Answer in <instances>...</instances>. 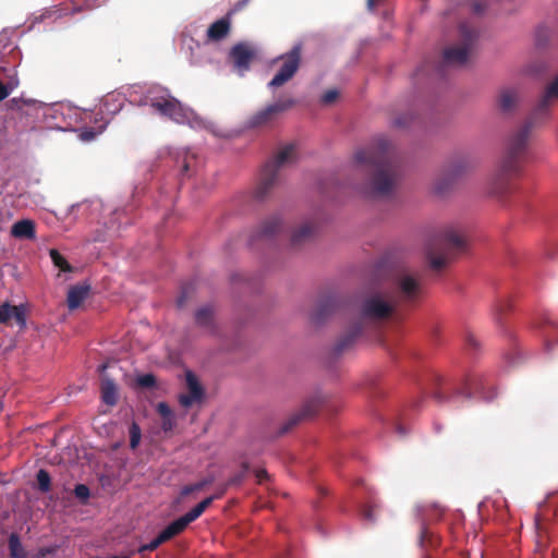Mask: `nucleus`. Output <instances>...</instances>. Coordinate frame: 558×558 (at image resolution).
<instances>
[{
  "label": "nucleus",
  "mask_w": 558,
  "mask_h": 558,
  "mask_svg": "<svg viewBox=\"0 0 558 558\" xmlns=\"http://www.w3.org/2000/svg\"><path fill=\"white\" fill-rule=\"evenodd\" d=\"M558 98V76L546 87L545 93L531 116L514 131L505 145L498 169L493 178L492 193L502 195L510 189L511 180L521 175L524 166L531 160V134L535 124L546 119L550 102Z\"/></svg>",
  "instance_id": "obj_1"
},
{
  "label": "nucleus",
  "mask_w": 558,
  "mask_h": 558,
  "mask_svg": "<svg viewBox=\"0 0 558 558\" xmlns=\"http://www.w3.org/2000/svg\"><path fill=\"white\" fill-rule=\"evenodd\" d=\"M354 159L359 165L373 168L369 181L372 196L387 197L392 194L400 178V170L391 151V143L387 138H376L369 147L356 151Z\"/></svg>",
  "instance_id": "obj_2"
},
{
  "label": "nucleus",
  "mask_w": 558,
  "mask_h": 558,
  "mask_svg": "<svg viewBox=\"0 0 558 558\" xmlns=\"http://www.w3.org/2000/svg\"><path fill=\"white\" fill-rule=\"evenodd\" d=\"M397 310L391 293L384 283H380L364 295L360 306L361 320L380 323L390 318Z\"/></svg>",
  "instance_id": "obj_3"
},
{
  "label": "nucleus",
  "mask_w": 558,
  "mask_h": 558,
  "mask_svg": "<svg viewBox=\"0 0 558 558\" xmlns=\"http://www.w3.org/2000/svg\"><path fill=\"white\" fill-rule=\"evenodd\" d=\"M465 248L464 239L452 228H448L432 243L426 251L429 267L439 271L446 267L454 254Z\"/></svg>",
  "instance_id": "obj_4"
},
{
  "label": "nucleus",
  "mask_w": 558,
  "mask_h": 558,
  "mask_svg": "<svg viewBox=\"0 0 558 558\" xmlns=\"http://www.w3.org/2000/svg\"><path fill=\"white\" fill-rule=\"evenodd\" d=\"M295 159L296 146L294 144L283 146L275 156L274 160L265 165L254 192L255 198L264 201L278 182L279 169L286 165L292 163Z\"/></svg>",
  "instance_id": "obj_5"
},
{
  "label": "nucleus",
  "mask_w": 558,
  "mask_h": 558,
  "mask_svg": "<svg viewBox=\"0 0 558 558\" xmlns=\"http://www.w3.org/2000/svg\"><path fill=\"white\" fill-rule=\"evenodd\" d=\"M383 283L391 293L398 308L414 304L423 292L422 281L405 271L397 274L392 280Z\"/></svg>",
  "instance_id": "obj_6"
},
{
  "label": "nucleus",
  "mask_w": 558,
  "mask_h": 558,
  "mask_svg": "<svg viewBox=\"0 0 558 558\" xmlns=\"http://www.w3.org/2000/svg\"><path fill=\"white\" fill-rule=\"evenodd\" d=\"M460 43L444 50L445 65H464L474 50L477 32L465 23L459 25Z\"/></svg>",
  "instance_id": "obj_7"
},
{
  "label": "nucleus",
  "mask_w": 558,
  "mask_h": 558,
  "mask_svg": "<svg viewBox=\"0 0 558 558\" xmlns=\"http://www.w3.org/2000/svg\"><path fill=\"white\" fill-rule=\"evenodd\" d=\"M474 166L475 161L471 157H457L446 167L442 177L435 182V192L437 194H444L458 177L464 174Z\"/></svg>",
  "instance_id": "obj_8"
},
{
  "label": "nucleus",
  "mask_w": 558,
  "mask_h": 558,
  "mask_svg": "<svg viewBox=\"0 0 558 558\" xmlns=\"http://www.w3.org/2000/svg\"><path fill=\"white\" fill-rule=\"evenodd\" d=\"M280 60L282 63L269 82V87H280L294 76L301 62V46H294L289 52L281 56Z\"/></svg>",
  "instance_id": "obj_9"
},
{
  "label": "nucleus",
  "mask_w": 558,
  "mask_h": 558,
  "mask_svg": "<svg viewBox=\"0 0 558 558\" xmlns=\"http://www.w3.org/2000/svg\"><path fill=\"white\" fill-rule=\"evenodd\" d=\"M294 104L295 101L291 98L279 99L275 104L268 105L254 113L248 120V125L252 128L267 126L274 122L280 113L292 108Z\"/></svg>",
  "instance_id": "obj_10"
},
{
  "label": "nucleus",
  "mask_w": 558,
  "mask_h": 558,
  "mask_svg": "<svg viewBox=\"0 0 558 558\" xmlns=\"http://www.w3.org/2000/svg\"><path fill=\"white\" fill-rule=\"evenodd\" d=\"M320 401L318 398H312L305 401L300 411L291 414L279 428V435H284L293 429L300 422L313 417L319 410Z\"/></svg>",
  "instance_id": "obj_11"
},
{
  "label": "nucleus",
  "mask_w": 558,
  "mask_h": 558,
  "mask_svg": "<svg viewBox=\"0 0 558 558\" xmlns=\"http://www.w3.org/2000/svg\"><path fill=\"white\" fill-rule=\"evenodd\" d=\"M340 304L341 301L336 295L322 296L310 313L311 323L314 325L325 323L340 307Z\"/></svg>",
  "instance_id": "obj_12"
},
{
  "label": "nucleus",
  "mask_w": 558,
  "mask_h": 558,
  "mask_svg": "<svg viewBox=\"0 0 558 558\" xmlns=\"http://www.w3.org/2000/svg\"><path fill=\"white\" fill-rule=\"evenodd\" d=\"M282 219L277 216H270L262 221V223L253 231L250 238V245H254L258 241H268L274 239L282 230Z\"/></svg>",
  "instance_id": "obj_13"
},
{
  "label": "nucleus",
  "mask_w": 558,
  "mask_h": 558,
  "mask_svg": "<svg viewBox=\"0 0 558 558\" xmlns=\"http://www.w3.org/2000/svg\"><path fill=\"white\" fill-rule=\"evenodd\" d=\"M155 110L177 123H184L189 119V110L173 96L163 102H157Z\"/></svg>",
  "instance_id": "obj_14"
},
{
  "label": "nucleus",
  "mask_w": 558,
  "mask_h": 558,
  "mask_svg": "<svg viewBox=\"0 0 558 558\" xmlns=\"http://www.w3.org/2000/svg\"><path fill=\"white\" fill-rule=\"evenodd\" d=\"M185 379L189 392L181 393L179 396V403L183 408H190L195 403L202 402L204 397V389L198 383V379L193 372L187 371L185 374Z\"/></svg>",
  "instance_id": "obj_15"
},
{
  "label": "nucleus",
  "mask_w": 558,
  "mask_h": 558,
  "mask_svg": "<svg viewBox=\"0 0 558 558\" xmlns=\"http://www.w3.org/2000/svg\"><path fill=\"white\" fill-rule=\"evenodd\" d=\"M318 230V226L314 220H306L299 226L291 234L290 243L293 248L301 247L302 245L311 242Z\"/></svg>",
  "instance_id": "obj_16"
},
{
  "label": "nucleus",
  "mask_w": 558,
  "mask_h": 558,
  "mask_svg": "<svg viewBox=\"0 0 558 558\" xmlns=\"http://www.w3.org/2000/svg\"><path fill=\"white\" fill-rule=\"evenodd\" d=\"M11 319L21 328L26 326V311L24 305H11L5 302L0 305V323L8 324Z\"/></svg>",
  "instance_id": "obj_17"
},
{
  "label": "nucleus",
  "mask_w": 558,
  "mask_h": 558,
  "mask_svg": "<svg viewBox=\"0 0 558 558\" xmlns=\"http://www.w3.org/2000/svg\"><path fill=\"white\" fill-rule=\"evenodd\" d=\"M230 57L235 68L246 71L254 58V50L246 44H236L232 47Z\"/></svg>",
  "instance_id": "obj_18"
},
{
  "label": "nucleus",
  "mask_w": 558,
  "mask_h": 558,
  "mask_svg": "<svg viewBox=\"0 0 558 558\" xmlns=\"http://www.w3.org/2000/svg\"><path fill=\"white\" fill-rule=\"evenodd\" d=\"M362 330L363 328L361 324L352 326L351 329L341 336L335 343L332 349L333 354L338 356L350 350L356 341L357 337L362 333Z\"/></svg>",
  "instance_id": "obj_19"
},
{
  "label": "nucleus",
  "mask_w": 558,
  "mask_h": 558,
  "mask_svg": "<svg viewBox=\"0 0 558 558\" xmlns=\"http://www.w3.org/2000/svg\"><path fill=\"white\" fill-rule=\"evenodd\" d=\"M10 233L17 240H35L36 225L31 219H22L13 223Z\"/></svg>",
  "instance_id": "obj_20"
},
{
  "label": "nucleus",
  "mask_w": 558,
  "mask_h": 558,
  "mask_svg": "<svg viewBox=\"0 0 558 558\" xmlns=\"http://www.w3.org/2000/svg\"><path fill=\"white\" fill-rule=\"evenodd\" d=\"M230 16L227 14L208 27L206 35L208 41H220L229 35L231 27Z\"/></svg>",
  "instance_id": "obj_21"
},
{
  "label": "nucleus",
  "mask_w": 558,
  "mask_h": 558,
  "mask_svg": "<svg viewBox=\"0 0 558 558\" xmlns=\"http://www.w3.org/2000/svg\"><path fill=\"white\" fill-rule=\"evenodd\" d=\"M90 291L89 284L78 283L69 289L66 303L70 310L78 308L87 299Z\"/></svg>",
  "instance_id": "obj_22"
},
{
  "label": "nucleus",
  "mask_w": 558,
  "mask_h": 558,
  "mask_svg": "<svg viewBox=\"0 0 558 558\" xmlns=\"http://www.w3.org/2000/svg\"><path fill=\"white\" fill-rule=\"evenodd\" d=\"M123 107V99L120 95L117 94H108L105 96L100 102L99 112L101 114L113 117L117 114Z\"/></svg>",
  "instance_id": "obj_23"
},
{
  "label": "nucleus",
  "mask_w": 558,
  "mask_h": 558,
  "mask_svg": "<svg viewBox=\"0 0 558 558\" xmlns=\"http://www.w3.org/2000/svg\"><path fill=\"white\" fill-rule=\"evenodd\" d=\"M100 389L102 401L108 405H116L118 402V390L114 381L111 378L104 376L101 378Z\"/></svg>",
  "instance_id": "obj_24"
},
{
  "label": "nucleus",
  "mask_w": 558,
  "mask_h": 558,
  "mask_svg": "<svg viewBox=\"0 0 558 558\" xmlns=\"http://www.w3.org/2000/svg\"><path fill=\"white\" fill-rule=\"evenodd\" d=\"M195 323L202 328H206L210 331L215 329L214 323V310L210 305L201 307L195 313Z\"/></svg>",
  "instance_id": "obj_25"
},
{
  "label": "nucleus",
  "mask_w": 558,
  "mask_h": 558,
  "mask_svg": "<svg viewBox=\"0 0 558 558\" xmlns=\"http://www.w3.org/2000/svg\"><path fill=\"white\" fill-rule=\"evenodd\" d=\"M172 95L170 92L166 88L155 86L148 89L146 95V104H148L151 108L157 107V102H163L168 99V97H171Z\"/></svg>",
  "instance_id": "obj_26"
},
{
  "label": "nucleus",
  "mask_w": 558,
  "mask_h": 558,
  "mask_svg": "<svg viewBox=\"0 0 558 558\" xmlns=\"http://www.w3.org/2000/svg\"><path fill=\"white\" fill-rule=\"evenodd\" d=\"M184 530L178 523L177 520L171 522L165 530H162L155 539V542L160 546L161 544L170 541L174 536L181 534Z\"/></svg>",
  "instance_id": "obj_27"
},
{
  "label": "nucleus",
  "mask_w": 558,
  "mask_h": 558,
  "mask_svg": "<svg viewBox=\"0 0 558 558\" xmlns=\"http://www.w3.org/2000/svg\"><path fill=\"white\" fill-rule=\"evenodd\" d=\"M8 547L11 558H26V550L16 533H12L8 538Z\"/></svg>",
  "instance_id": "obj_28"
},
{
  "label": "nucleus",
  "mask_w": 558,
  "mask_h": 558,
  "mask_svg": "<svg viewBox=\"0 0 558 558\" xmlns=\"http://www.w3.org/2000/svg\"><path fill=\"white\" fill-rule=\"evenodd\" d=\"M517 102V94L511 89H505L500 93L498 106L501 111L508 112L513 109Z\"/></svg>",
  "instance_id": "obj_29"
},
{
  "label": "nucleus",
  "mask_w": 558,
  "mask_h": 558,
  "mask_svg": "<svg viewBox=\"0 0 558 558\" xmlns=\"http://www.w3.org/2000/svg\"><path fill=\"white\" fill-rule=\"evenodd\" d=\"M481 388L482 379L477 376H471L466 379L464 387L458 392L463 395L465 398H470L473 395L480 393Z\"/></svg>",
  "instance_id": "obj_30"
},
{
  "label": "nucleus",
  "mask_w": 558,
  "mask_h": 558,
  "mask_svg": "<svg viewBox=\"0 0 558 558\" xmlns=\"http://www.w3.org/2000/svg\"><path fill=\"white\" fill-rule=\"evenodd\" d=\"M205 510L206 509L201 504H198L184 515L177 519V521L181 525V527L185 530L189 526V524L198 519L205 512Z\"/></svg>",
  "instance_id": "obj_31"
},
{
  "label": "nucleus",
  "mask_w": 558,
  "mask_h": 558,
  "mask_svg": "<svg viewBox=\"0 0 558 558\" xmlns=\"http://www.w3.org/2000/svg\"><path fill=\"white\" fill-rule=\"evenodd\" d=\"M439 542H440L439 537L433 531H430L426 526L422 527L421 534H420V545L422 547H424V548L427 546L436 547L439 545Z\"/></svg>",
  "instance_id": "obj_32"
},
{
  "label": "nucleus",
  "mask_w": 558,
  "mask_h": 558,
  "mask_svg": "<svg viewBox=\"0 0 558 558\" xmlns=\"http://www.w3.org/2000/svg\"><path fill=\"white\" fill-rule=\"evenodd\" d=\"M512 308V304L508 299H501L495 306L494 318L498 325L502 324V317Z\"/></svg>",
  "instance_id": "obj_33"
},
{
  "label": "nucleus",
  "mask_w": 558,
  "mask_h": 558,
  "mask_svg": "<svg viewBox=\"0 0 558 558\" xmlns=\"http://www.w3.org/2000/svg\"><path fill=\"white\" fill-rule=\"evenodd\" d=\"M49 255L51 260L56 267H58L61 271L71 272L73 267L69 264V262L59 253L58 250L51 248L49 251Z\"/></svg>",
  "instance_id": "obj_34"
},
{
  "label": "nucleus",
  "mask_w": 558,
  "mask_h": 558,
  "mask_svg": "<svg viewBox=\"0 0 558 558\" xmlns=\"http://www.w3.org/2000/svg\"><path fill=\"white\" fill-rule=\"evenodd\" d=\"M38 489L41 493H48L51 489V477L48 471L40 469L36 474Z\"/></svg>",
  "instance_id": "obj_35"
},
{
  "label": "nucleus",
  "mask_w": 558,
  "mask_h": 558,
  "mask_svg": "<svg viewBox=\"0 0 558 558\" xmlns=\"http://www.w3.org/2000/svg\"><path fill=\"white\" fill-rule=\"evenodd\" d=\"M413 120L414 116L412 113L398 114L392 119L391 125L396 129H405L413 122Z\"/></svg>",
  "instance_id": "obj_36"
},
{
  "label": "nucleus",
  "mask_w": 558,
  "mask_h": 558,
  "mask_svg": "<svg viewBox=\"0 0 558 558\" xmlns=\"http://www.w3.org/2000/svg\"><path fill=\"white\" fill-rule=\"evenodd\" d=\"M129 433H130V447L132 449H136L137 446L140 445L141 437H142V432H141L140 426L135 422H133L130 426Z\"/></svg>",
  "instance_id": "obj_37"
},
{
  "label": "nucleus",
  "mask_w": 558,
  "mask_h": 558,
  "mask_svg": "<svg viewBox=\"0 0 558 558\" xmlns=\"http://www.w3.org/2000/svg\"><path fill=\"white\" fill-rule=\"evenodd\" d=\"M376 509H377V506L373 505V504H367V505L362 506L361 514H362L363 519L368 522H374L376 519L375 518Z\"/></svg>",
  "instance_id": "obj_38"
},
{
  "label": "nucleus",
  "mask_w": 558,
  "mask_h": 558,
  "mask_svg": "<svg viewBox=\"0 0 558 558\" xmlns=\"http://www.w3.org/2000/svg\"><path fill=\"white\" fill-rule=\"evenodd\" d=\"M84 7L74 5L72 12H81L83 9H94L106 3L108 0H81Z\"/></svg>",
  "instance_id": "obj_39"
},
{
  "label": "nucleus",
  "mask_w": 558,
  "mask_h": 558,
  "mask_svg": "<svg viewBox=\"0 0 558 558\" xmlns=\"http://www.w3.org/2000/svg\"><path fill=\"white\" fill-rule=\"evenodd\" d=\"M156 384V378L153 374H145L138 376L137 385L142 388H153Z\"/></svg>",
  "instance_id": "obj_40"
},
{
  "label": "nucleus",
  "mask_w": 558,
  "mask_h": 558,
  "mask_svg": "<svg viewBox=\"0 0 558 558\" xmlns=\"http://www.w3.org/2000/svg\"><path fill=\"white\" fill-rule=\"evenodd\" d=\"M242 466H243V470L241 472H239L238 474L233 475L228 481L227 486L240 485L243 482V480L245 478L246 472L248 470V464L243 463Z\"/></svg>",
  "instance_id": "obj_41"
},
{
  "label": "nucleus",
  "mask_w": 558,
  "mask_h": 558,
  "mask_svg": "<svg viewBox=\"0 0 558 558\" xmlns=\"http://www.w3.org/2000/svg\"><path fill=\"white\" fill-rule=\"evenodd\" d=\"M338 97L339 92L337 89H328L322 95L320 102L323 105H331L338 99Z\"/></svg>",
  "instance_id": "obj_42"
},
{
  "label": "nucleus",
  "mask_w": 558,
  "mask_h": 558,
  "mask_svg": "<svg viewBox=\"0 0 558 558\" xmlns=\"http://www.w3.org/2000/svg\"><path fill=\"white\" fill-rule=\"evenodd\" d=\"M57 549H58L57 546L41 547L31 558H46L49 555H54L57 553Z\"/></svg>",
  "instance_id": "obj_43"
},
{
  "label": "nucleus",
  "mask_w": 558,
  "mask_h": 558,
  "mask_svg": "<svg viewBox=\"0 0 558 558\" xmlns=\"http://www.w3.org/2000/svg\"><path fill=\"white\" fill-rule=\"evenodd\" d=\"M191 291L192 287L190 284L182 287L181 295L177 300V304L179 307L184 306Z\"/></svg>",
  "instance_id": "obj_44"
},
{
  "label": "nucleus",
  "mask_w": 558,
  "mask_h": 558,
  "mask_svg": "<svg viewBox=\"0 0 558 558\" xmlns=\"http://www.w3.org/2000/svg\"><path fill=\"white\" fill-rule=\"evenodd\" d=\"M74 493L80 499H87L89 497V488L84 484H77L74 488Z\"/></svg>",
  "instance_id": "obj_45"
},
{
  "label": "nucleus",
  "mask_w": 558,
  "mask_h": 558,
  "mask_svg": "<svg viewBox=\"0 0 558 558\" xmlns=\"http://www.w3.org/2000/svg\"><path fill=\"white\" fill-rule=\"evenodd\" d=\"M465 344L471 350H477L480 348V341L472 332L465 335Z\"/></svg>",
  "instance_id": "obj_46"
},
{
  "label": "nucleus",
  "mask_w": 558,
  "mask_h": 558,
  "mask_svg": "<svg viewBox=\"0 0 558 558\" xmlns=\"http://www.w3.org/2000/svg\"><path fill=\"white\" fill-rule=\"evenodd\" d=\"M157 411L162 418H167L168 416H172V411L170 407L166 402H159L157 405Z\"/></svg>",
  "instance_id": "obj_47"
},
{
  "label": "nucleus",
  "mask_w": 558,
  "mask_h": 558,
  "mask_svg": "<svg viewBox=\"0 0 558 558\" xmlns=\"http://www.w3.org/2000/svg\"><path fill=\"white\" fill-rule=\"evenodd\" d=\"M248 2H250V0H239L233 5V8L228 12V15H233L234 13L241 11Z\"/></svg>",
  "instance_id": "obj_48"
},
{
  "label": "nucleus",
  "mask_w": 558,
  "mask_h": 558,
  "mask_svg": "<svg viewBox=\"0 0 558 558\" xmlns=\"http://www.w3.org/2000/svg\"><path fill=\"white\" fill-rule=\"evenodd\" d=\"M174 426L173 416H168L167 418H162L161 427L165 432L171 430Z\"/></svg>",
  "instance_id": "obj_49"
},
{
  "label": "nucleus",
  "mask_w": 558,
  "mask_h": 558,
  "mask_svg": "<svg viewBox=\"0 0 558 558\" xmlns=\"http://www.w3.org/2000/svg\"><path fill=\"white\" fill-rule=\"evenodd\" d=\"M213 483V478H204L197 483H194V488L196 492L204 489L206 486Z\"/></svg>",
  "instance_id": "obj_50"
},
{
  "label": "nucleus",
  "mask_w": 558,
  "mask_h": 558,
  "mask_svg": "<svg viewBox=\"0 0 558 558\" xmlns=\"http://www.w3.org/2000/svg\"><path fill=\"white\" fill-rule=\"evenodd\" d=\"M11 94V88L0 82V101L4 100Z\"/></svg>",
  "instance_id": "obj_51"
},
{
  "label": "nucleus",
  "mask_w": 558,
  "mask_h": 558,
  "mask_svg": "<svg viewBox=\"0 0 558 558\" xmlns=\"http://www.w3.org/2000/svg\"><path fill=\"white\" fill-rule=\"evenodd\" d=\"M255 476H256L257 482H258L259 484H262L265 480H267V478L269 477V475H268L267 471H266V470H264V469L257 470V471L255 472Z\"/></svg>",
  "instance_id": "obj_52"
},
{
  "label": "nucleus",
  "mask_w": 558,
  "mask_h": 558,
  "mask_svg": "<svg viewBox=\"0 0 558 558\" xmlns=\"http://www.w3.org/2000/svg\"><path fill=\"white\" fill-rule=\"evenodd\" d=\"M194 157L193 156H185L182 165V173L187 174L190 168H191V161Z\"/></svg>",
  "instance_id": "obj_53"
},
{
  "label": "nucleus",
  "mask_w": 558,
  "mask_h": 558,
  "mask_svg": "<svg viewBox=\"0 0 558 558\" xmlns=\"http://www.w3.org/2000/svg\"><path fill=\"white\" fill-rule=\"evenodd\" d=\"M220 498V495H213V496H209L207 498H205L204 500H202L199 504L205 508L207 509L215 499H219Z\"/></svg>",
  "instance_id": "obj_54"
},
{
  "label": "nucleus",
  "mask_w": 558,
  "mask_h": 558,
  "mask_svg": "<svg viewBox=\"0 0 558 558\" xmlns=\"http://www.w3.org/2000/svg\"><path fill=\"white\" fill-rule=\"evenodd\" d=\"M196 492L195 488H194V484H190V485H185L182 490H181V495L182 496H187L192 493Z\"/></svg>",
  "instance_id": "obj_55"
},
{
  "label": "nucleus",
  "mask_w": 558,
  "mask_h": 558,
  "mask_svg": "<svg viewBox=\"0 0 558 558\" xmlns=\"http://www.w3.org/2000/svg\"><path fill=\"white\" fill-rule=\"evenodd\" d=\"M381 0H367L366 1V5H367V9L369 11H374L376 9V7L378 5V3H380Z\"/></svg>",
  "instance_id": "obj_56"
},
{
  "label": "nucleus",
  "mask_w": 558,
  "mask_h": 558,
  "mask_svg": "<svg viewBox=\"0 0 558 558\" xmlns=\"http://www.w3.org/2000/svg\"><path fill=\"white\" fill-rule=\"evenodd\" d=\"M21 99L12 98L8 101L10 108H20Z\"/></svg>",
  "instance_id": "obj_57"
},
{
  "label": "nucleus",
  "mask_w": 558,
  "mask_h": 558,
  "mask_svg": "<svg viewBox=\"0 0 558 558\" xmlns=\"http://www.w3.org/2000/svg\"><path fill=\"white\" fill-rule=\"evenodd\" d=\"M434 398L439 402H442L446 399L445 395L441 391L435 392Z\"/></svg>",
  "instance_id": "obj_58"
},
{
  "label": "nucleus",
  "mask_w": 558,
  "mask_h": 558,
  "mask_svg": "<svg viewBox=\"0 0 558 558\" xmlns=\"http://www.w3.org/2000/svg\"><path fill=\"white\" fill-rule=\"evenodd\" d=\"M93 137H94V132H92V131H86V132L82 133V138L83 140H90Z\"/></svg>",
  "instance_id": "obj_59"
},
{
  "label": "nucleus",
  "mask_w": 558,
  "mask_h": 558,
  "mask_svg": "<svg viewBox=\"0 0 558 558\" xmlns=\"http://www.w3.org/2000/svg\"><path fill=\"white\" fill-rule=\"evenodd\" d=\"M158 547H159V545L155 542V539H153L151 542H149V543H148L149 551H154V550H156Z\"/></svg>",
  "instance_id": "obj_60"
},
{
  "label": "nucleus",
  "mask_w": 558,
  "mask_h": 558,
  "mask_svg": "<svg viewBox=\"0 0 558 558\" xmlns=\"http://www.w3.org/2000/svg\"><path fill=\"white\" fill-rule=\"evenodd\" d=\"M5 85H7L8 87H10V88H11V92H12L14 88H16V87H17L19 82H17V81H15V82L10 81V82H8Z\"/></svg>",
  "instance_id": "obj_61"
},
{
  "label": "nucleus",
  "mask_w": 558,
  "mask_h": 558,
  "mask_svg": "<svg viewBox=\"0 0 558 558\" xmlns=\"http://www.w3.org/2000/svg\"><path fill=\"white\" fill-rule=\"evenodd\" d=\"M137 551H138L140 554H143V553H145V551H149L148 544H144V545H142V546L137 549Z\"/></svg>",
  "instance_id": "obj_62"
},
{
  "label": "nucleus",
  "mask_w": 558,
  "mask_h": 558,
  "mask_svg": "<svg viewBox=\"0 0 558 558\" xmlns=\"http://www.w3.org/2000/svg\"><path fill=\"white\" fill-rule=\"evenodd\" d=\"M545 348L547 351H550L553 349V343L549 340L545 341Z\"/></svg>",
  "instance_id": "obj_63"
},
{
  "label": "nucleus",
  "mask_w": 558,
  "mask_h": 558,
  "mask_svg": "<svg viewBox=\"0 0 558 558\" xmlns=\"http://www.w3.org/2000/svg\"><path fill=\"white\" fill-rule=\"evenodd\" d=\"M434 426H435V430H436L437 433H439V432L441 430V426H440V425L435 424Z\"/></svg>",
  "instance_id": "obj_64"
}]
</instances>
